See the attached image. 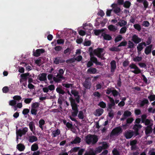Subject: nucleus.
Returning <instances> with one entry per match:
<instances>
[{"mask_svg":"<svg viewBox=\"0 0 155 155\" xmlns=\"http://www.w3.org/2000/svg\"><path fill=\"white\" fill-rule=\"evenodd\" d=\"M81 141V139L78 137H77L73 141L71 142V143L72 144H77L80 143Z\"/></svg>","mask_w":155,"mask_h":155,"instance_id":"30","label":"nucleus"},{"mask_svg":"<svg viewBox=\"0 0 155 155\" xmlns=\"http://www.w3.org/2000/svg\"><path fill=\"white\" fill-rule=\"evenodd\" d=\"M118 47H112L110 48H109V50L110 51H118L120 50L118 48Z\"/></svg>","mask_w":155,"mask_h":155,"instance_id":"49","label":"nucleus"},{"mask_svg":"<svg viewBox=\"0 0 155 155\" xmlns=\"http://www.w3.org/2000/svg\"><path fill=\"white\" fill-rule=\"evenodd\" d=\"M131 69H134V70L132 71H131L133 73L135 74H138L141 72L140 69L135 64L132 63L129 66Z\"/></svg>","mask_w":155,"mask_h":155,"instance_id":"7","label":"nucleus"},{"mask_svg":"<svg viewBox=\"0 0 155 155\" xmlns=\"http://www.w3.org/2000/svg\"><path fill=\"white\" fill-rule=\"evenodd\" d=\"M112 94L114 97H116L119 94V93L116 90H112Z\"/></svg>","mask_w":155,"mask_h":155,"instance_id":"52","label":"nucleus"},{"mask_svg":"<svg viewBox=\"0 0 155 155\" xmlns=\"http://www.w3.org/2000/svg\"><path fill=\"white\" fill-rule=\"evenodd\" d=\"M94 54L98 57L102 59V54L103 52V49L102 48H98L94 51Z\"/></svg>","mask_w":155,"mask_h":155,"instance_id":"8","label":"nucleus"},{"mask_svg":"<svg viewBox=\"0 0 155 155\" xmlns=\"http://www.w3.org/2000/svg\"><path fill=\"white\" fill-rule=\"evenodd\" d=\"M47 78L48 80L50 81V83L52 84L53 83V81H52V79H53V75L51 74H49L47 76Z\"/></svg>","mask_w":155,"mask_h":155,"instance_id":"51","label":"nucleus"},{"mask_svg":"<svg viewBox=\"0 0 155 155\" xmlns=\"http://www.w3.org/2000/svg\"><path fill=\"white\" fill-rule=\"evenodd\" d=\"M62 85L66 88L70 87L71 89H72L74 88V86L73 84H62Z\"/></svg>","mask_w":155,"mask_h":155,"instance_id":"34","label":"nucleus"},{"mask_svg":"<svg viewBox=\"0 0 155 155\" xmlns=\"http://www.w3.org/2000/svg\"><path fill=\"white\" fill-rule=\"evenodd\" d=\"M60 133V131L59 130L57 129L53 130L52 132V135L54 137H55L58 135H59Z\"/></svg>","mask_w":155,"mask_h":155,"instance_id":"24","label":"nucleus"},{"mask_svg":"<svg viewBox=\"0 0 155 155\" xmlns=\"http://www.w3.org/2000/svg\"><path fill=\"white\" fill-rule=\"evenodd\" d=\"M91 61H92L93 62L97 65H100L101 64L100 62H98L97 59L96 58L92 57L91 55Z\"/></svg>","mask_w":155,"mask_h":155,"instance_id":"33","label":"nucleus"},{"mask_svg":"<svg viewBox=\"0 0 155 155\" xmlns=\"http://www.w3.org/2000/svg\"><path fill=\"white\" fill-rule=\"evenodd\" d=\"M104 83H102L101 84H97L96 86V88L97 89H100L101 88H104V87H103Z\"/></svg>","mask_w":155,"mask_h":155,"instance_id":"50","label":"nucleus"},{"mask_svg":"<svg viewBox=\"0 0 155 155\" xmlns=\"http://www.w3.org/2000/svg\"><path fill=\"white\" fill-rule=\"evenodd\" d=\"M148 98L150 101H153L155 99V95H151L148 97Z\"/></svg>","mask_w":155,"mask_h":155,"instance_id":"53","label":"nucleus"},{"mask_svg":"<svg viewBox=\"0 0 155 155\" xmlns=\"http://www.w3.org/2000/svg\"><path fill=\"white\" fill-rule=\"evenodd\" d=\"M137 143V141L136 140H133L130 143V144L132 146V149H133L134 148V147L135 145Z\"/></svg>","mask_w":155,"mask_h":155,"instance_id":"58","label":"nucleus"},{"mask_svg":"<svg viewBox=\"0 0 155 155\" xmlns=\"http://www.w3.org/2000/svg\"><path fill=\"white\" fill-rule=\"evenodd\" d=\"M87 71L90 73L95 74L97 71V70L95 68H91L88 69Z\"/></svg>","mask_w":155,"mask_h":155,"instance_id":"37","label":"nucleus"},{"mask_svg":"<svg viewBox=\"0 0 155 155\" xmlns=\"http://www.w3.org/2000/svg\"><path fill=\"white\" fill-rule=\"evenodd\" d=\"M16 148L19 151H24L25 147L23 144L19 143L17 145Z\"/></svg>","mask_w":155,"mask_h":155,"instance_id":"21","label":"nucleus"},{"mask_svg":"<svg viewBox=\"0 0 155 155\" xmlns=\"http://www.w3.org/2000/svg\"><path fill=\"white\" fill-rule=\"evenodd\" d=\"M29 75V73H26L22 74L21 75V76L22 79L25 81H26L27 79V77Z\"/></svg>","mask_w":155,"mask_h":155,"instance_id":"38","label":"nucleus"},{"mask_svg":"<svg viewBox=\"0 0 155 155\" xmlns=\"http://www.w3.org/2000/svg\"><path fill=\"white\" fill-rule=\"evenodd\" d=\"M111 72L114 73L116 68V62L115 61L113 60L110 63Z\"/></svg>","mask_w":155,"mask_h":155,"instance_id":"11","label":"nucleus"},{"mask_svg":"<svg viewBox=\"0 0 155 155\" xmlns=\"http://www.w3.org/2000/svg\"><path fill=\"white\" fill-rule=\"evenodd\" d=\"M28 129L27 127H25L22 130L19 129L16 130V141L17 142L18 140V137L19 136L21 137L22 135L25 134L28 132Z\"/></svg>","mask_w":155,"mask_h":155,"instance_id":"4","label":"nucleus"},{"mask_svg":"<svg viewBox=\"0 0 155 155\" xmlns=\"http://www.w3.org/2000/svg\"><path fill=\"white\" fill-rule=\"evenodd\" d=\"M142 127V126L139 124H136L134 126L133 129L135 131V133L136 135L138 134V130L139 129L141 128Z\"/></svg>","mask_w":155,"mask_h":155,"instance_id":"12","label":"nucleus"},{"mask_svg":"<svg viewBox=\"0 0 155 155\" xmlns=\"http://www.w3.org/2000/svg\"><path fill=\"white\" fill-rule=\"evenodd\" d=\"M144 123L145 125H148V126H152L153 124V121L148 119H146Z\"/></svg>","mask_w":155,"mask_h":155,"instance_id":"27","label":"nucleus"},{"mask_svg":"<svg viewBox=\"0 0 155 155\" xmlns=\"http://www.w3.org/2000/svg\"><path fill=\"white\" fill-rule=\"evenodd\" d=\"M95 152L94 150L92 148H89L87 151L84 155H95Z\"/></svg>","mask_w":155,"mask_h":155,"instance_id":"16","label":"nucleus"},{"mask_svg":"<svg viewBox=\"0 0 155 155\" xmlns=\"http://www.w3.org/2000/svg\"><path fill=\"white\" fill-rule=\"evenodd\" d=\"M13 99L15 101H19L21 99V97L20 96L16 95L13 97Z\"/></svg>","mask_w":155,"mask_h":155,"instance_id":"57","label":"nucleus"},{"mask_svg":"<svg viewBox=\"0 0 155 155\" xmlns=\"http://www.w3.org/2000/svg\"><path fill=\"white\" fill-rule=\"evenodd\" d=\"M89 78L86 79L83 83L84 87L87 89H89L90 88L91 84L88 81Z\"/></svg>","mask_w":155,"mask_h":155,"instance_id":"17","label":"nucleus"},{"mask_svg":"<svg viewBox=\"0 0 155 155\" xmlns=\"http://www.w3.org/2000/svg\"><path fill=\"white\" fill-rule=\"evenodd\" d=\"M122 132L121 127H118L113 129L110 134V137L111 138H114L115 137L118 135Z\"/></svg>","mask_w":155,"mask_h":155,"instance_id":"3","label":"nucleus"},{"mask_svg":"<svg viewBox=\"0 0 155 155\" xmlns=\"http://www.w3.org/2000/svg\"><path fill=\"white\" fill-rule=\"evenodd\" d=\"M56 90L58 93L62 94H63L65 93L64 91L63 90L59 88H57Z\"/></svg>","mask_w":155,"mask_h":155,"instance_id":"47","label":"nucleus"},{"mask_svg":"<svg viewBox=\"0 0 155 155\" xmlns=\"http://www.w3.org/2000/svg\"><path fill=\"white\" fill-rule=\"evenodd\" d=\"M84 151V149H81L79 150L78 154V155H82V154Z\"/></svg>","mask_w":155,"mask_h":155,"instance_id":"64","label":"nucleus"},{"mask_svg":"<svg viewBox=\"0 0 155 155\" xmlns=\"http://www.w3.org/2000/svg\"><path fill=\"white\" fill-rule=\"evenodd\" d=\"M148 103V101L147 99H144L140 103V105L141 107H142L146 104H147Z\"/></svg>","mask_w":155,"mask_h":155,"instance_id":"46","label":"nucleus"},{"mask_svg":"<svg viewBox=\"0 0 155 155\" xmlns=\"http://www.w3.org/2000/svg\"><path fill=\"white\" fill-rule=\"evenodd\" d=\"M78 116L79 119H83L84 117V113L83 112L81 111H80L79 112Z\"/></svg>","mask_w":155,"mask_h":155,"instance_id":"36","label":"nucleus"},{"mask_svg":"<svg viewBox=\"0 0 155 155\" xmlns=\"http://www.w3.org/2000/svg\"><path fill=\"white\" fill-rule=\"evenodd\" d=\"M71 93L75 97H78V92L75 90H73L72 89L71 91Z\"/></svg>","mask_w":155,"mask_h":155,"instance_id":"41","label":"nucleus"},{"mask_svg":"<svg viewBox=\"0 0 155 155\" xmlns=\"http://www.w3.org/2000/svg\"><path fill=\"white\" fill-rule=\"evenodd\" d=\"M59 74L53 78L54 81L56 82H59L61 80V79L63 78L62 75L64 73L63 70L62 69H60L59 71Z\"/></svg>","mask_w":155,"mask_h":155,"instance_id":"6","label":"nucleus"},{"mask_svg":"<svg viewBox=\"0 0 155 155\" xmlns=\"http://www.w3.org/2000/svg\"><path fill=\"white\" fill-rule=\"evenodd\" d=\"M132 40L135 43L137 44L141 41V39L139 38L137 36L134 35L132 37Z\"/></svg>","mask_w":155,"mask_h":155,"instance_id":"13","label":"nucleus"},{"mask_svg":"<svg viewBox=\"0 0 155 155\" xmlns=\"http://www.w3.org/2000/svg\"><path fill=\"white\" fill-rule=\"evenodd\" d=\"M16 104V101L15 100H12L9 101V104L11 106H14Z\"/></svg>","mask_w":155,"mask_h":155,"instance_id":"54","label":"nucleus"},{"mask_svg":"<svg viewBox=\"0 0 155 155\" xmlns=\"http://www.w3.org/2000/svg\"><path fill=\"white\" fill-rule=\"evenodd\" d=\"M112 153L114 155H119L120 154L118 151L115 149L112 151Z\"/></svg>","mask_w":155,"mask_h":155,"instance_id":"60","label":"nucleus"},{"mask_svg":"<svg viewBox=\"0 0 155 155\" xmlns=\"http://www.w3.org/2000/svg\"><path fill=\"white\" fill-rule=\"evenodd\" d=\"M91 42L90 41H85L84 45V46H88L91 45Z\"/></svg>","mask_w":155,"mask_h":155,"instance_id":"62","label":"nucleus"},{"mask_svg":"<svg viewBox=\"0 0 155 155\" xmlns=\"http://www.w3.org/2000/svg\"><path fill=\"white\" fill-rule=\"evenodd\" d=\"M45 52V50L42 49H38L37 50L33 53L34 56L38 57L41 54Z\"/></svg>","mask_w":155,"mask_h":155,"instance_id":"14","label":"nucleus"},{"mask_svg":"<svg viewBox=\"0 0 155 155\" xmlns=\"http://www.w3.org/2000/svg\"><path fill=\"white\" fill-rule=\"evenodd\" d=\"M127 44V42L126 41H122L120 44L118 46V47L122 46H125Z\"/></svg>","mask_w":155,"mask_h":155,"instance_id":"55","label":"nucleus"},{"mask_svg":"<svg viewBox=\"0 0 155 155\" xmlns=\"http://www.w3.org/2000/svg\"><path fill=\"white\" fill-rule=\"evenodd\" d=\"M146 46V44L145 42H143L141 43L138 44L137 46V50H139V51H141L143 50L144 47Z\"/></svg>","mask_w":155,"mask_h":155,"instance_id":"19","label":"nucleus"},{"mask_svg":"<svg viewBox=\"0 0 155 155\" xmlns=\"http://www.w3.org/2000/svg\"><path fill=\"white\" fill-rule=\"evenodd\" d=\"M131 115V113L128 110H126L124 112V114L123 115V117L121 118L120 119L121 120H124L125 118H127V117L130 116Z\"/></svg>","mask_w":155,"mask_h":155,"instance_id":"18","label":"nucleus"},{"mask_svg":"<svg viewBox=\"0 0 155 155\" xmlns=\"http://www.w3.org/2000/svg\"><path fill=\"white\" fill-rule=\"evenodd\" d=\"M134 28L138 31H140L141 30V27L140 25L138 24H135L134 25Z\"/></svg>","mask_w":155,"mask_h":155,"instance_id":"42","label":"nucleus"},{"mask_svg":"<svg viewBox=\"0 0 155 155\" xmlns=\"http://www.w3.org/2000/svg\"><path fill=\"white\" fill-rule=\"evenodd\" d=\"M103 149V147L101 146H99L96 148L95 149V152L97 153H99L101 152Z\"/></svg>","mask_w":155,"mask_h":155,"instance_id":"44","label":"nucleus"},{"mask_svg":"<svg viewBox=\"0 0 155 155\" xmlns=\"http://www.w3.org/2000/svg\"><path fill=\"white\" fill-rule=\"evenodd\" d=\"M39 127L42 129H43V125L45 124V121L43 119L40 120L39 122Z\"/></svg>","mask_w":155,"mask_h":155,"instance_id":"40","label":"nucleus"},{"mask_svg":"<svg viewBox=\"0 0 155 155\" xmlns=\"http://www.w3.org/2000/svg\"><path fill=\"white\" fill-rule=\"evenodd\" d=\"M29 128L34 133L35 130V123L33 122H31L29 124Z\"/></svg>","mask_w":155,"mask_h":155,"instance_id":"23","label":"nucleus"},{"mask_svg":"<svg viewBox=\"0 0 155 155\" xmlns=\"http://www.w3.org/2000/svg\"><path fill=\"white\" fill-rule=\"evenodd\" d=\"M32 98H26L24 100V102L26 104L30 103L32 100Z\"/></svg>","mask_w":155,"mask_h":155,"instance_id":"59","label":"nucleus"},{"mask_svg":"<svg viewBox=\"0 0 155 155\" xmlns=\"http://www.w3.org/2000/svg\"><path fill=\"white\" fill-rule=\"evenodd\" d=\"M130 5V3L128 1H126L125 2L124 5V6L126 8H129Z\"/></svg>","mask_w":155,"mask_h":155,"instance_id":"56","label":"nucleus"},{"mask_svg":"<svg viewBox=\"0 0 155 155\" xmlns=\"http://www.w3.org/2000/svg\"><path fill=\"white\" fill-rule=\"evenodd\" d=\"M47 74L45 73H42L39 74L38 76L37 79L40 81H44L46 83L47 81Z\"/></svg>","mask_w":155,"mask_h":155,"instance_id":"9","label":"nucleus"},{"mask_svg":"<svg viewBox=\"0 0 155 155\" xmlns=\"http://www.w3.org/2000/svg\"><path fill=\"white\" fill-rule=\"evenodd\" d=\"M103 111L104 110L103 109L101 108L98 109L96 110L94 114L95 116H100L102 114L103 112Z\"/></svg>","mask_w":155,"mask_h":155,"instance_id":"20","label":"nucleus"},{"mask_svg":"<svg viewBox=\"0 0 155 155\" xmlns=\"http://www.w3.org/2000/svg\"><path fill=\"white\" fill-rule=\"evenodd\" d=\"M152 46V45H150L146 47L145 50V53L147 55L150 53Z\"/></svg>","mask_w":155,"mask_h":155,"instance_id":"26","label":"nucleus"},{"mask_svg":"<svg viewBox=\"0 0 155 155\" xmlns=\"http://www.w3.org/2000/svg\"><path fill=\"white\" fill-rule=\"evenodd\" d=\"M134 132L133 131L129 130L126 131L125 133V136L127 139L131 138L134 135Z\"/></svg>","mask_w":155,"mask_h":155,"instance_id":"10","label":"nucleus"},{"mask_svg":"<svg viewBox=\"0 0 155 155\" xmlns=\"http://www.w3.org/2000/svg\"><path fill=\"white\" fill-rule=\"evenodd\" d=\"M134 44L131 41H129L128 42V48H133L134 46Z\"/></svg>","mask_w":155,"mask_h":155,"instance_id":"43","label":"nucleus"},{"mask_svg":"<svg viewBox=\"0 0 155 155\" xmlns=\"http://www.w3.org/2000/svg\"><path fill=\"white\" fill-rule=\"evenodd\" d=\"M152 126H148L146 128L145 133L146 134L150 133L152 131Z\"/></svg>","mask_w":155,"mask_h":155,"instance_id":"35","label":"nucleus"},{"mask_svg":"<svg viewBox=\"0 0 155 155\" xmlns=\"http://www.w3.org/2000/svg\"><path fill=\"white\" fill-rule=\"evenodd\" d=\"M9 90V89L7 87H5L2 88L3 92L4 93H7Z\"/></svg>","mask_w":155,"mask_h":155,"instance_id":"63","label":"nucleus"},{"mask_svg":"<svg viewBox=\"0 0 155 155\" xmlns=\"http://www.w3.org/2000/svg\"><path fill=\"white\" fill-rule=\"evenodd\" d=\"M111 6L113 8L114 11L115 13H117L120 12V8L117 6V4H113Z\"/></svg>","mask_w":155,"mask_h":155,"instance_id":"15","label":"nucleus"},{"mask_svg":"<svg viewBox=\"0 0 155 155\" xmlns=\"http://www.w3.org/2000/svg\"><path fill=\"white\" fill-rule=\"evenodd\" d=\"M127 24V21L124 20H120L118 23V24H117V25H119L120 27L124 26Z\"/></svg>","mask_w":155,"mask_h":155,"instance_id":"22","label":"nucleus"},{"mask_svg":"<svg viewBox=\"0 0 155 155\" xmlns=\"http://www.w3.org/2000/svg\"><path fill=\"white\" fill-rule=\"evenodd\" d=\"M127 29V28L126 27H123L122 28L120 31V34H123L125 33Z\"/></svg>","mask_w":155,"mask_h":155,"instance_id":"45","label":"nucleus"},{"mask_svg":"<svg viewBox=\"0 0 155 155\" xmlns=\"http://www.w3.org/2000/svg\"><path fill=\"white\" fill-rule=\"evenodd\" d=\"M102 35L105 40H110L112 38L110 36L106 34L103 33Z\"/></svg>","mask_w":155,"mask_h":155,"instance_id":"28","label":"nucleus"},{"mask_svg":"<svg viewBox=\"0 0 155 155\" xmlns=\"http://www.w3.org/2000/svg\"><path fill=\"white\" fill-rule=\"evenodd\" d=\"M35 63L38 65L40 66L44 63V61H42V59L39 58L35 60Z\"/></svg>","mask_w":155,"mask_h":155,"instance_id":"32","label":"nucleus"},{"mask_svg":"<svg viewBox=\"0 0 155 155\" xmlns=\"http://www.w3.org/2000/svg\"><path fill=\"white\" fill-rule=\"evenodd\" d=\"M122 38V36L120 35H118L115 39V41L116 42H118L121 41Z\"/></svg>","mask_w":155,"mask_h":155,"instance_id":"48","label":"nucleus"},{"mask_svg":"<svg viewBox=\"0 0 155 155\" xmlns=\"http://www.w3.org/2000/svg\"><path fill=\"white\" fill-rule=\"evenodd\" d=\"M39 104L37 102H35L32 104L31 112V114L35 115L37 114Z\"/></svg>","mask_w":155,"mask_h":155,"instance_id":"5","label":"nucleus"},{"mask_svg":"<svg viewBox=\"0 0 155 155\" xmlns=\"http://www.w3.org/2000/svg\"><path fill=\"white\" fill-rule=\"evenodd\" d=\"M38 146L37 144L34 143L31 145V150L32 151H35L37 150L38 149Z\"/></svg>","mask_w":155,"mask_h":155,"instance_id":"31","label":"nucleus"},{"mask_svg":"<svg viewBox=\"0 0 155 155\" xmlns=\"http://www.w3.org/2000/svg\"><path fill=\"white\" fill-rule=\"evenodd\" d=\"M98 140L97 137L94 135H88L86 137V143L89 144H94Z\"/></svg>","mask_w":155,"mask_h":155,"instance_id":"2","label":"nucleus"},{"mask_svg":"<svg viewBox=\"0 0 155 155\" xmlns=\"http://www.w3.org/2000/svg\"><path fill=\"white\" fill-rule=\"evenodd\" d=\"M142 60L141 57L136 56L133 58V60L135 62H139L141 61Z\"/></svg>","mask_w":155,"mask_h":155,"instance_id":"39","label":"nucleus"},{"mask_svg":"<svg viewBox=\"0 0 155 155\" xmlns=\"http://www.w3.org/2000/svg\"><path fill=\"white\" fill-rule=\"evenodd\" d=\"M143 3L145 8H147L148 5V2L146 0H143Z\"/></svg>","mask_w":155,"mask_h":155,"instance_id":"61","label":"nucleus"},{"mask_svg":"<svg viewBox=\"0 0 155 155\" xmlns=\"http://www.w3.org/2000/svg\"><path fill=\"white\" fill-rule=\"evenodd\" d=\"M28 140L30 142L32 143L38 140L37 137L34 136H29L28 137Z\"/></svg>","mask_w":155,"mask_h":155,"instance_id":"25","label":"nucleus"},{"mask_svg":"<svg viewBox=\"0 0 155 155\" xmlns=\"http://www.w3.org/2000/svg\"><path fill=\"white\" fill-rule=\"evenodd\" d=\"M108 29L110 31H115L117 29V27L114 25H111L108 26Z\"/></svg>","mask_w":155,"mask_h":155,"instance_id":"29","label":"nucleus"},{"mask_svg":"<svg viewBox=\"0 0 155 155\" xmlns=\"http://www.w3.org/2000/svg\"><path fill=\"white\" fill-rule=\"evenodd\" d=\"M69 99L71 103L72 108L73 111L72 112V115L74 117L77 116L78 112V110L77 104L75 103L74 99L72 98H70Z\"/></svg>","mask_w":155,"mask_h":155,"instance_id":"1","label":"nucleus"}]
</instances>
